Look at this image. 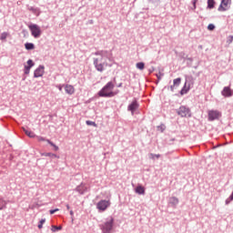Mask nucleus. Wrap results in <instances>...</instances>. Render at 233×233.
<instances>
[{"label":"nucleus","instance_id":"f257e3e1","mask_svg":"<svg viewBox=\"0 0 233 233\" xmlns=\"http://www.w3.org/2000/svg\"><path fill=\"white\" fill-rule=\"evenodd\" d=\"M114 83L108 82L99 92V97H114Z\"/></svg>","mask_w":233,"mask_h":233},{"label":"nucleus","instance_id":"f03ea898","mask_svg":"<svg viewBox=\"0 0 233 233\" xmlns=\"http://www.w3.org/2000/svg\"><path fill=\"white\" fill-rule=\"evenodd\" d=\"M114 227V218L110 217L102 225V232L109 233Z\"/></svg>","mask_w":233,"mask_h":233},{"label":"nucleus","instance_id":"7ed1b4c3","mask_svg":"<svg viewBox=\"0 0 233 233\" xmlns=\"http://www.w3.org/2000/svg\"><path fill=\"white\" fill-rule=\"evenodd\" d=\"M102 61L104 62L99 63L98 59H95L94 61V65L98 72H103V70H105V67L108 66V64L105 62L106 61V57H102Z\"/></svg>","mask_w":233,"mask_h":233},{"label":"nucleus","instance_id":"20e7f679","mask_svg":"<svg viewBox=\"0 0 233 233\" xmlns=\"http://www.w3.org/2000/svg\"><path fill=\"white\" fill-rule=\"evenodd\" d=\"M28 28L31 31L32 35L35 36V38L41 35V28L38 27L37 25H30Z\"/></svg>","mask_w":233,"mask_h":233},{"label":"nucleus","instance_id":"39448f33","mask_svg":"<svg viewBox=\"0 0 233 233\" xmlns=\"http://www.w3.org/2000/svg\"><path fill=\"white\" fill-rule=\"evenodd\" d=\"M98 210L105 211L110 207V200H100L96 205Z\"/></svg>","mask_w":233,"mask_h":233},{"label":"nucleus","instance_id":"423d86ee","mask_svg":"<svg viewBox=\"0 0 233 233\" xmlns=\"http://www.w3.org/2000/svg\"><path fill=\"white\" fill-rule=\"evenodd\" d=\"M177 114L178 116H181V117H190V109L186 106H180Z\"/></svg>","mask_w":233,"mask_h":233},{"label":"nucleus","instance_id":"0eeeda50","mask_svg":"<svg viewBox=\"0 0 233 233\" xmlns=\"http://www.w3.org/2000/svg\"><path fill=\"white\" fill-rule=\"evenodd\" d=\"M220 117H221V113L218 110H211L208 112L209 121H214L216 119H219Z\"/></svg>","mask_w":233,"mask_h":233},{"label":"nucleus","instance_id":"6e6552de","mask_svg":"<svg viewBox=\"0 0 233 233\" xmlns=\"http://www.w3.org/2000/svg\"><path fill=\"white\" fill-rule=\"evenodd\" d=\"M230 8V2L228 1H222L218 10L219 12H225L226 10H228Z\"/></svg>","mask_w":233,"mask_h":233},{"label":"nucleus","instance_id":"1a4fd4ad","mask_svg":"<svg viewBox=\"0 0 233 233\" xmlns=\"http://www.w3.org/2000/svg\"><path fill=\"white\" fill-rule=\"evenodd\" d=\"M66 93L68 94V96H72L76 92V88L72 85H66L64 86Z\"/></svg>","mask_w":233,"mask_h":233},{"label":"nucleus","instance_id":"9d476101","mask_svg":"<svg viewBox=\"0 0 233 233\" xmlns=\"http://www.w3.org/2000/svg\"><path fill=\"white\" fill-rule=\"evenodd\" d=\"M43 74H45V66H40L35 71V77H41L43 76Z\"/></svg>","mask_w":233,"mask_h":233},{"label":"nucleus","instance_id":"9b49d317","mask_svg":"<svg viewBox=\"0 0 233 233\" xmlns=\"http://www.w3.org/2000/svg\"><path fill=\"white\" fill-rule=\"evenodd\" d=\"M138 107H139V105L137 104V102L134 101L129 105L128 110H130V112L134 114V112H136V110H137Z\"/></svg>","mask_w":233,"mask_h":233},{"label":"nucleus","instance_id":"f8f14e48","mask_svg":"<svg viewBox=\"0 0 233 233\" xmlns=\"http://www.w3.org/2000/svg\"><path fill=\"white\" fill-rule=\"evenodd\" d=\"M222 96H224V97H230L232 96V90H230V87H224L222 90Z\"/></svg>","mask_w":233,"mask_h":233},{"label":"nucleus","instance_id":"ddd939ff","mask_svg":"<svg viewBox=\"0 0 233 233\" xmlns=\"http://www.w3.org/2000/svg\"><path fill=\"white\" fill-rule=\"evenodd\" d=\"M27 65L25 66V74H30V68L34 66V62L32 60L27 61Z\"/></svg>","mask_w":233,"mask_h":233},{"label":"nucleus","instance_id":"4468645a","mask_svg":"<svg viewBox=\"0 0 233 233\" xmlns=\"http://www.w3.org/2000/svg\"><path fill=\"white\" fill-rule=\"evenodd\" d=\"M76 192H79V194H85V192H86V186L85 184H80L76 187Z\"/></svg>","mask_w":233,"mask_h":233},{"label":"nucleus","instance_id":"2eb2a0df","mask_svg":"<svg viewBox=\"0 0 233 233\" xmlns=\"http://www.w3.org/2000/svg\"><path fill=\"white\" fill-rule=\"evenodd\" d=\"M173 86H171V90H174V88H176V86H179V85H181V78H177L173 80Z\"/></svg>","mask_w":233,"mask_h":233},{"label":"nucleus","instance_id":"dca6fc26","mask_svg":"<svg viewBox=\"0 0 233 233\" xmlns=\"http://www.w3.org/2000/svg\"><path fill=\"white\" fill-rule=\"evenodd\" d=\"M135 192H136L137 194L143 195V194H145V187H142V186H137V187H136V189H135Z\"/></svg>","mask_w":233,"mask_h":233},{"label":"nucleus","instance_id":"f3484780","mask_svg":"<svg viewBox=\"0 0 233 233\" xmlns=\"http://www.w3.org/2000/svg\"><path fill=\"white\" fill-rule=\"evenodd\" d=\"M23 130H24L25 134L27 135L28 137H32V138L35 137V132L28 131L25 127H23Z\"/></svg>","mask_w":233,"mask_h":233},{"label":"nucleus","instance_id":"a211bd4d","mask_svg":"<svg viewBox=\"0 0 233 233\" xmlns=\"http://www.w3.org/2000/svg\"><path fill=\"white\" fill-rule=\"evenodd\" d=\"M136 66L138 68V70H145V63L143 62L137 63Z\"/></svg>","mask_w":233,"mask_h":233},{"label":"nucleus","instance_id":"6ab92c4d","mask_svg":"<svg viewBox=\"0 0 233 233\" xmlns=\"http://www.w3.org/2000/svg\"><path fill=\"white\" fill-rule=\"evenodd\" d=\"M25 47L26 50H34L35 46H34V44H32V43H26V44L25 45Z\"/></svg>","mask_w":233,"mask_h":233},{"label":"nucleus","instance_id":"aec40b11","mask_svg":"<svg viewBox=\"0 0 233 233\" xmlns=\"http://www.w3.org/2000/svg\"><path fill=\"white\" fill-rule=\"evenodd\" d=\"M8 35H10V34H8L6 32L2 33L1 35H0L1 41H5L6 37H8Z\"/></svg>","mask_w":233,"mask_h":233},{"label":"nucleus","instance_id":"412c9836","mask_svg":"<svg viewBox=\"0 0 233 233\" xmlns=\"http://www.w3.org/2000/svg\"><path fill=\"white\" fill-rule=\"evenodd\" d=\"M42 156H45L46 157H57V155L54 153H43Z\"/></svg>","mask_w":233,"mask_h":233},{"label":"nucleus","instance_id":"4be33fe9","mask_svg":"<svg viewBox=\"0 0 233 233\" xmlns=\"http://www.w3.org/2000/svg\"><path fill=\"white\" fill-rule=\"evenodd\" d=\"M46 143H48L51 147H54L55 150L57 151L59 150V147H57L56 144H54L52 141L50 140H46Z\"/></svg>","mask_w":233,"mask_h":233},{"label":"nucleus","instance_id":"5701e85b","mask_svg":"<svg viewBox=\"0 0 233 233\" xmlns=\"http://www.w3.org/2000/svg\"><path fill=\"white\" fill-rule=\"evenodd\" d=\"M86 123L89 127H97V124H96V122H93V121H90V120H87Z\"/></svg>","mask_w":233,"mask_h":233},{"label":"nucleus","instance_id":"b1692460","mask_svg":"<svg viewBox=\"0 0 233 233\" xmlns=\"http://www.w3.org/2000/svg\"><path fill=\"white\" fill-rule=\"evenodd\" d=\"M149 157H150V159H156V157H157V158L161 157V155L150 154V155H149Z\"/></svg>","mask_w":233,"mask_h":233},{"label":"nucleus","instance_id":"393cba45","mask_svg":"<svg viewBox=\"0 0 233 233\" xmlns=\"http://www.w3.org/2000/svg\"><path fill=\"white\" fill-rule=\"evenodd\" d=\"M46 221V219L42 218L38 224V228H43V224Z\"/></svg>","mask_w":233,"mask_h":233},{"label":"nucleus","instance_id":"a878e982","mask_svg":"<svg viewBox=\"0 0 233 233\" xmlns=\"http://www.w3.org/2000/svg\"><path fill=\"white\" fill-rule=\"evenodd\" d=\"M214 28H216V25H214V24H209V25H208V30L212 31V30H214Z\"/></svg>","mask_w":233,"mask_h":233},{"label":"nucleus","instance_id":"bb28decb","mask_svg":"<svg viewBox=\"0 0 233 233\" xmlns=\"http://www.w3.org/2000/svg\"><path fill=\"white\" fill-rule=\"evenodd\" d=\"M61 228H63L61 226H59V227L53 226L52 231L56 232V230H61Z\"/></svg>","mask_w":233,"mask_h":233},{"label":"nucleus","instance_id":"cd10ccee","mask_svg":"<svg viewBox=\"0 0 233 233\" xmlns=\"http://www.w3.org/2000/svg\"><path fill=\"white\" fill-rule=\"evenodd\" d=\"M37 141H49V140L43 137H37Z\"/></svg>","mask_w":233,"mask_h":233},{"label":"nucleus","instance_id":"c85d7f7f","mask_svg":"<svg viewBox=\"0 0 233 233\" xmlns=\"http://www.w3.org/2000/svg\"><path fill=\"white\" fill-rule=\"evenodd\" d=\"M214 1H208V7L209 8H214Z\"/></svg>","mask_w":233,"mask_h":233},{"label":"nucleus","instance_id":"c756f323","mask_svg":"<svg viewBox=\"0 0 233 233\" xmlns=\"http://www.w3.org/2000/svg\"><path fill=\"white\" fill-rule=\"evenodd\" d=\"M174 203H179V200L176 198H171Z\"/></svg>","mask_w":233,"mask_h":233},{"label":"nucleus","instance_id":"7c9ffc66","mask_svg":"<svg viewBox=\"0 0 233 233\" xmlns=\"http://www.w3.org/2000/svg\"><path fill=\"white\" fill-rule=\"evenodd\" d=\"M181 94L183 95V94H187V91L185 90V89H182L181 90Z\"/></svg>","mask_w":233,"mask_h":233},{"label":"nucleus","instance_id":"2f4dec72","mask_svg":"<svg viewBox=\"0 0 233 233\" xmlns=\"http://www.w3.org/2000/svg\"><path fill=\"white\" fill-rule=\"evenodd\" d=\"M49 212L50 214H56V211H54V209H51Z\"/></svg>","mask_w":233,"mask_h":233},{"label":"nucleus","instance_id":"473e14b6","mask_svg":"<svg viewBox=\"0 0 233 233\" xmlns=\"http://www.w3.org/2000/svg\"><path fill=\"white\" fill-rule=\"evenodd\" d=\"M55 212H59V208L53 209Z\"/></svg>","mask_w":233,"mask_h":233},{"label":"nucleus","instance_id":"72a5a7b5","mask_svg":"<svg viewBox=\"0 0 233 233\" xmlns=\"http://www.w3.org/2000/svg\"><path fill=\"white\" fill-rule=\"evenodd\" d=\"M66 208H67V210H70V206L66 205Z\"/></svg>","mask_w":233,"mask_h":233},{"label":"nucleus","instance_id":"f704fd0d","mask_svg":"<svg viewBox=\"0 0 233 233\" xmlns=\"http://www.w3.org/2000/svg\"><path fill=\"white\" fill-rule=\"evenodd\" d=\"M70 215H71V216H74V211L71 210V211H70Z\"/></svg>","mask_w":233,"mask_h":233},{"label":"nucleus","instance_id":"c9c22d12","mask_svg":"<svg viewBox=\"0 0 233 233\" xmlns=\"http://www.w3.org/2000/svg\"><path fill=\"white\" fill-rule=\"evenodd\" d=\"M193 5H194V8H196V2H194Z\"/></svg>","mask_w":233,"mask_h":233},{"label":"nucleus","instance_id":"e433bc0d","mask_svg":"<svg viewBox=\"0 0 233 233\" xmlns=\"http://www.w3.org/2000/svg\"><path fill=\"white\" fill-rule=\"evenodd\" d=\"M59 90H60V91L63 90V87H62V86H59Z\"/></svg>","mask_w":233,"mask_h":233},{"label":"nucleus","instance_id":"4c0bfd02","mask_svg":"<svg viewBox=\"0 0 233 233\" xmlns=\"http://www.w3.org/2000/svg\"><path fill=\"white\" fill-rule=\"evenodd\" d=\"M158 79H161V76H157Z\"/></svg>","mask_w":233,"mask_h":233},{"label":"nucleus","instance_id":"58836bf2","mask_svg":"<svg viewBox=\"0 0 233 233\" xmlns=\"http://www.w3.org/2000/svg\"><path fill=\"white\" fill-rule=\"evenodd\" d=\"M227 205H228V200L226 201Z\"/></svg>","mask_w":233,"mask_h":233},{"label":"nucleus","instance_id":"ea45409f","mask_svg":"<svg viewBox=\"0 0 233 233\" xmlns=\"http://www.w3.org/2000/svg\"><path fill=\"white\" fill-rule=\"evenodd\" d=\"M0 210H3V208H0Z\"/></svg>","mask_w":233,"mask_h":233},{"label":"nucleus","instance_id":"a19ab883","mask_svg":"<svg viewBox=\"0 0 233 233\" xmlns=\"http://www.w3.org/2000/svg\"><path fill=\"white\" fill-rule=\"evenodd\" d=\"M208 1H214V0H208Z\"/></svg>","mask_w":233,"mask_h":233},{"label":"nucleus","instance_id":"79ce46f5","mask_svg":"<svg viewBox=\"0 0 233 233\" xmlns=\"http://www.w3.org/2000/svg\"><path fill=\"white\" fill-rule=\"evenodd\" d=\"M221 1H227V0H221Z\"/></svg>","mask_w":233,"mask_h":233},{"label":"nucleus","instance_id":"37998d69","mask_svg":"<svg viewBox=\"0 0 233 233\" xmlns=\"http://www.w3.org/2000/svg\"><path fill=\"white\" fill-rule=\"evenodd\" d=\"M194 1H198V0H194Z\"/></svg>","mask_w":233,"mask_h":233}]
</instances>
